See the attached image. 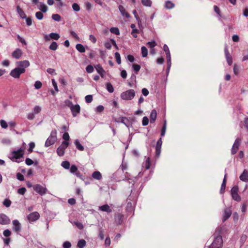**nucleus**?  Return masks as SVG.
Masks as SVG:
<instances>
[{
	"label": "nucleus",
	"instance_id": "obj_45",
	"mask_svg": "<svg viewBox=\"0 0 248 248\" xmlns=\"http://www.w3.org/2000/svg\"><path fill=\"white\" fill-rule=\"evenodd\" d=\"M115 59H116L117 62L118 64H120L121 62V56H120V54L118 52H116L115 53Z\"/></svg>",
	"mask_w": 248,
	"mask_h": 248
},
{
	"label": "nucleus",
	"instance_id": "obj_19",
	"mask_svg": "<svg viewBox=\"0 0 248 248\" xmlns=\"http://www.w3.org/2000/svg\"><path fill=\"white\" fill-rule=\"evenodd\" d=\"M95 69L97 72L99 74V75L103 78L104 76V74L105 73V71L103 69V68L100 65H97L95 66Z\"/></svg>",
	"mask_w": 248,
	"mask_h": 248
},
{
	"label": "nucleus",
	"instance_id": "obj_33",
	"mask_svg": "<svg viewBox=\"0 0 248 248\" xmlns=\"http://www.w3.org/2000/svg\"><path fill=\"white\" fill-rule=\"evenodd\" d=\"M141 3L144 6L150 7L152 2L151 0H141Z\"/></svg>",
	"mask_w": 248,
	"mask_h": 248
},
{
	"label": "nucleus",
	"instance_id": "obj_47",
	"mask_svg": "<svg viewBox=\"0 0 248 248\" xmlns=\"http://www.w3.org/2000/svg\"><path fill=\"white\" fill-rule=\"evenodd\" d=\"M167 59L168 67L169 68L170 66V53H168L166 54Z\"/></svg>",
	"mask_w": 248,
	"mask_h": 248
},
{
	"label": "nucleus",
	"instance_id": "obj_24",
	"mask_svg": "<svg viewBox=\"0 0 248 248\" xmlns=\"http://www.w3.org/2000/svg\"><path fill=\"white\" fill-rule=\"evenodd\" d=\"M92 177L93 178L96 180H100L102 179V175L101 173L98 171H95L92 174Z\"/></svg>",
	"mask_w": 248,
	"mask_h": 248
},
{
	"label": "nucleus",
	"instance_id": "obj_54",
	"mask_svg": "<svg viewBox=\"0 0 248 248\" xmlns=\"http://www.w3.org/2000/svg\"><path fill=\"white\" fill-rule=\"evenodd\" d=\"M233 72L235 75H237L239 72V68L238 66L236 64L233 66Z\"/></svg>",
	"mask_w": 248,
	"mask_h": 248
},
{
	"label": "nucleus",
	"instance_id": "obj_1",
	"mask_svg": "<svg viewBox=\"0 0 248 248\" xmlns=\"http://www.w3.org/2000/svg\"><path fill=\"white\" fill-rule=\"evenodd\" d=\"M135 95V91L133 90L130 89L123 92L121 94V97L123 100H130L134 97Z\"/></svg>",
	"mask_w": 248,
	"mask_h": 248
},
{
	"label": "nucleus",
	"instance_id": "obj_57",
	"mask_svg": "<svg viewBox=\"0 0 248 248\" xmlns=\"http://www.w3.org/2000/svg\"><path fill=\"white\" fill-rule=\"evenodd\" d=\"M3 204L4 206L8 207L10 206L11 202L8 199H5L3 202Z\"/></svg>",
	"mask_w": 248,
	"mask_h": 248
},
{
	"label": "nucleus",
	"instance_id": "obj_21",
	"mask_svg": "<svg viewBox=\"0 0 248 248\" xmlns=\"http://www.w3.org/2000/svg\"><path fill=\"white\" fill-rule=\"evenodd\" d=\"M151 166V160L149 157L146 158V160L142 163V167L146 170L149 169Z\"/></svg>",
	"mask_w": 248,
	"mask_h": 248
},
{
	"label": "nucleus",
	"instance_id": "obj_49",
	"mask_svg": "<svg viewBox=\"0 0 248 248\" xmlns=\"http://www.w3.org/2000/svg\"><path fill=\"white\" fill-rule=\"evenodd\" d=\"M86 71L89 73H91L93 71V67L91 65H89L86 67Z\"/></svg>",
	"mask_w": 248,
	"mask_h": 248
},
{
	"label": "nucleus",
	"instance_id": "obj_30",
	"mask_svg": "<svg viewBox=\"0 0 248 248\" xmlns=\"http://www.w3.org/2000/svg\"><path fill=\"white\" fill-rule=\"evenodd\" d=\"M226 174L225 175V177H224V178L223 179V182H222V185L221 186L220 192L221 193H223L225 191V187H226Z\"/></svg>",
	"mask_w": 248,
	"mask_h": 248
},
{
	"label": "nucleus",
	"instance_id": "obj_9",
	"mask_svg": "<svg viewBox=\"0 0 248 248\" xmlns=\"http://www.w3.org/2000/svg\"><path fill=\"white\" fill-rule=\"evenodd\" d=\"M69 107L70 108L74 117H76L80 112V108L78 105H74L71 103V105H69Z\"/></svg>",
	"mask_w": 248,
	"mask_h": 248
},
{
	"label": "nucleus",
	"instance_id": "obj_13",
	"mask_svg": "<svg viewBox=\"0 0 248 248\" xmlns=\"http://www.w3.org/2000/svg\"><path fill=\"white\" fill-rule=\"evenodd\" d=\"M23 54V52L20 48L16 49L12 53L13 58L16 59H19Z\"/></svg>",
	"mask_w": 248,
	"mask_h": 248
},
{
	"label": "nucleus",
	"instance_id": "obj_12",
	"mask_svg": "<svg viewBox=\"0 0 248 248\" xmlns=\"http://www.w3.org/2000/svg\"><path fill=\"white\" fill-rule=\"evenodd\" d=\"M10 222V219L9 217L3 214H0V224L7 225Z\"/></svg>",
	"mask_w": 248,
	"mask_h": 248
},
{
	"label": "nucleus",
	"instance_id": "obj_25",
	"mask_svg": "<svg viewBox=\"0 0 248 248\" xmlns=\"http://www.w3.org/2000/svg\"><path fill=\"white\" fill-rule=\"evenodd\" d=\"M99 208L100 210L107 212L108 213H110L111 212V210L110 207L108 204H105L103 206H99Z\"/></svg>",
	"mask_w": 248,
	"mask_h": 248
},
{
	"label": "nucleus",
	"instance_id": "obj_44",
	"mask_svg": "<svg viewBox=\"0 0 248 248\" xmlns=\"http://www.w3.org/2000/svg\"><path fill=\"white\" fill-rule=\"evenodd\" d=\"M0 124L1 127L3 128H5V129L7 128L8 126V124H7L6 122L3 120H0Z\"/></svg>",
	"mask_w": 248,
	"mask_h": 248
},
{
	"label": "nucleus",
	"instance_id": "obj_48",
	"mask_svg": "<svg viewBox=\"0 0 248 248\" xmlns=\"http://www.w3.org/2000/svg\"><path fill=\"white\" fill-rule=\"evenodd\" d=\"M41 110V108L38 106H36L33 109V114H37L39 113Z\"/></svg>",
	"mask_w": 248,
	"mask_h": 248
},
{
	"label": "nucleus",
	"instance_id": "obj_61",
	"mask_svg": "<svg viewBox=\"0 0 248 248\" xmlns=\"http://www.w3.org/2000/svg\"><path fill=\"white\" fill-rule=\"evenodd\" d=\"M72 8L75 11H79L80 10L79 6L77 3L73 4Z\"/></svg>",
	"mask_w": 248,
	"mask_h": 248
},
{
	"label": "nucleus",
	"instance_id": "obj_5",
	"mask_svg": "<svg viewBox=\"0 0 248 248\" xmlns=\"http://www.w3.org/2000/svg\"><path fill=\"white\" fill-rule=\"evenodd\" d=\"M23 155H24V152H23V149H19L17 151H13L12 153L11 157L13 160L19 162V161H18V159H19L21 158H22Z\"/></svg>",
	"mask_w": 248,
	"mask_h": 248
},
{
	"label": "nucleus",
	"instance_id": "obj_15",
	"mask_svg": "<svg viewBox=\"0 0 248 248\" xmlns=\"http://www.w3.org/2000/svg\"><path fill=\"white\" fill-rule=\"evenodd\" d=\"M13 229L16 232L18 233L21 230V225L20 223L17 220H14L13 221Z\"/></svg>",
	"mask_w": 248,
	"mask_h": 248
},
{
	"label": "nucleus",
	"instance_id": "obj_50",
	"mask_svg": "<svg viewBox=\"0 0 248 248\" xmlns=\"http://www.w3.org/2000/svg\"><path fill=\"white\" fill-rule=\"evenodd\" d=\"M42 86V83L39 81H36L34 84V87L36 89H39Z\"/></svg>",
	"mask_w": 248,
	"mask_h": 248
},
{
	"label": "nucleus",
	"instance_id": "obj_40",
	"mask_svg": "<svg viewBox=\"0 0 248 248\" xmlns=\"http://www.w3.org/2000/svg\"><path fill=\"white\" fill-rule=\"evenodd\" d=\"M52 18L53 20L57 21H59L61 19V16L57 14H53L52 15Z\"/></svg>",
	"mask_w": 248,
	"mask_h": 248
},
{
	"label": "nucleus",
	"instance_id": "obj_29",
	"mask_svg": "<svg viewBox=\"0 0 248 248\" xmlns=\"http://www.w3.org/2000/svg\"><path fill=\"white\" fill-rule=\"evenodd\" d=\"M76 47V49L80 52L83 53L85 51V48L84 46L81 44H77Z\"/></svg>",
	"mask_w": 248,
	"mask_h": 248
},
{
	"label": "nucleus",
	"instance_id": "obj_42",
	"mask_svg": "<svg viewBox=\"0 0 248 248\" xmlns=\"http://www.w3.org/2000/svg\"><path fill=\"white\" fill-rule=\"evenodd\" d=\"M162 140L161 138H160L159 140L157 141V144H156V152H158V151L160 150L161 145H162Z\"/></svg>",
	"mask_w": 248,
	"mask_h": 248
},
{
	"label": "nucleus",
	"instance_id": "obj_62",
	"mask_svg": "<svg viewBox=\"0 0 248 248\" xmlns=\"http://www.w3.org/2000/svg\"><path fill=\"white\" fill-rule=\"evenodd\" d=\"M47 72L51 75H56L57 74L55 70L52 68H48L47 69Z\"/></svg>",
	"mask_w": 248,
	"mask_h": 248
},
{
	"label": "nucleus",
	"instance_id": "obj_17",
	"mask_svg": "<svg viewBox=\"0 0 248 248\" xmlns=\"http://www.w3.org/2000/svg\"><path fill=\"white\" fill-rule=\"evenodd\" d=\"M225 54L227 62L229 65H231L232 63V57L230 54L227 47L225 48Z\"/></svg>",
	"mask_w": 248,
	"mask_h": 248
},
{
	"label": "nucleus",
	"instance_id": "obj_58",
	"mask_svg": "<svg viewBox=\"0 0 248 248\" xmlns=\"http://www.w3.org/2000/svg\"><path fill=\"white\" fill-rule=\"evenodd\" d=\"M70 172L72 173H76L78 171V168L75 165H72L70 168Z\"/></svg>",
	"mask_w": 248,
	"mask_h": 248
},
{
	"label": "nucleus",
	"instance_id": "obj_53",
	"mask_svg": "<svg viewBox=\"0 0 248 248\" xmlns=\"http://www.w3.org/2000/svg\"><path fill=\"white\" fill-rule=\"evenodd\" d=\"M62 138L64 141L68 142V140L70 139L69 134L67 132H65L62 136Z\"/></svg>",
	"mask_w": 248,
	"mask_h": 248
},
{
	"label": "nucleus",
	"instance_id": "obj_36",
	"mask_svg": "<svg viewBox=\"0 0 248 248\" xmlns=\"http://www.w3.org/2000/svg\"><path fill=\"white\" fill-rule=\"evenodd\" d=\"M62 166L65 169H69L70 168V163L67 161L62 162L61 164Z\"/></svg>",
	"mask_w": 248,
	"mask_h": 248
},
{
	"label": "nucleus",
	"instance_id": "obj_4",
	"mask_svg": "<svg viewBox=\"0 0 248 248\" xmlns=\"http://www.w3.org/2000/svg\"><path fill=\"white\" fill-rule=\"evenodd\" d=\"M223 240L222 237L218 235L216 237L211 245L208 247V248H221L222 247Z\"/></svg>",
	"mask_w": 248,
	"mask_h": 248
},
{
	"label": "nucleus",
	"instance_id": "obj_39",
	"mask_svg": "<svg viewBox=\"0 0 248 248\" xmlns=\"http://www.w3.org/2000/svg\"><path fill=\"white\" fill-rule=\"evenodd\" d=\"M58 45L55 42H53L49 46V48L52 50H56L57 49Z\"/></svg>",
	"mask_w": 248,
	"mask_h": 248
},
{
	"label": "nucleus",
	"instance_id": "obj_59",
	"mask_svg": "<svg viewBox=\"0 0 248 248\" xmlns=\"http://www.w3.org/2000/svg\"><path fill=\"white\" fill-rule=\"evenodd\" d=\"M34 147H35V144L34 142H31L29 144V148L28 149V151L29 152V153H31L32 152L33 149L34 148Z\"/></svg>",
	"mask_w": 248,
	"mask_h": 248
},
{
	"label": "nucleus",
	"instance_id": "obj_10",
	"mask_svg": "<svg viewBox=\"0 0 248 248\" xmlns=\"http://www.w3.org/2000/svg\"><path fill=\"white\" fill-rule=\"evenodd\" d=\"M39 217V214L37 212H34L30 214L28 216L27 218L30 222H32L38 220Z\"/></svg>",
	"mask_w": 248,
	"mask_h": 248
},
{
	"label": "nucleus",
	"instance_id": "obj_16",
	"mask_svg": "<svg viewBox=\"0 0 248 248\" xmlns=\"http://www.w3.org/2000/svg\"><path fill=\"white\" fill-rule=\"evenodd\" d=\"M231 214L232 211L230 208H226V209H225L222 217L223 221L224 222L228 218H229L231 216Z\"/></svg>",
	"mask_w": 248,
	"mask_h": 248
},
{
	"label": "nucleus",
	"instance_id": "obj_41",
	"mask_svg": "<svg viewBox=\"0 0 248 248\" xmlns=\"http://www.w3.org/2000/svg\"><path fill=\"white\" fill-rule=\"evenodd\" d=\"M134 71L137 73L140 69V66L137 64H133L132 65Z\"/></svg>",
	"mask_w": 248,
	"mask_h": 248
},
{
	"label": "nucleus",
	"instance_id": "obj_18",
	"mask_svg": "<svg viewBox=\"0 0 248 248\" xmlns=\"http://www.w3.org/2000/svg\"><path fill=\"white\" fill-rule=\"evenodd\" d=\"M157 116V112L155 109H153L152 110L150 116V120L151 123H154L156 118Z\"/></svg>",
	"mask_w": 248,
	"mask_h": 248
},
{
	"label": "nucleus",
	"instance_id": "obj_20",
	"mask_svg": "<svg viewBox=\"0 0 248 248\" xmlns=\"http://www.w3.org/2000/svg\"><path fill=\"white\" fill-rule=\"evenodd\" d=\"M16 10L17 12L18 13V15H19L20 17L22 18H26V15L25 14V12L23 11V10L19 6H17L16 7Z\"/></svg>",
	"mask_w": 248,
	"mask_h": 248
},
{
	"label": "nucleus",
	"instance_id": "obj_3",
	"mask_svg": "<svg viewBox=\"0 0 248 248\" xmlns=\"http://www.w3.org/2000/svg\"><path fill=\"white\" fill-rule=\"evenodd\" d=\"M57 140V132L56 130L52 131L49 137L46 140L45 142V146L49 147L53 145Z\"/></svg>",
	"mask_w": 248,
	"mask_h": 248
},
{
	"label": "nucleus",
	"instance_id": "obj_2",
	"mask_svg": "<svg viewBox=\"0 0 248 248\" xmlns=\"http://www.w3.org/2000/svg\"><path fill=\"white\" fill-rule=\"evenodd\" d=\"M16 67L20 70V71L24 73L26 71V69L30 65L29 61L27 60H24L22 61H18L16 63Z\"/></svg>",
	"mask_w": 248,
	"mask_h": 248
},
{
	"label": "nucleus",
	"instance_id": "obj_32",
	"mask_svg": "<svg viewBox=\"0 0 248 248\" xmlns=\"http://www.w3.org/2000/svg\"><path fill=\"white\" fill-rule=\"evenodd\" d=\"M86 245V241L83 239H81L78 241L77 246L79 248H83Z\"/></svg>",
	"mask_w": 248,
	"mask_h": 248
},
{
	"label": "nucleus",
	"instance_id": "obj_55",
	"mask_svg": "<svg viewBox=\"0 0 248 248\" xmlns=\"http://www.w3.org/2000/svg\"><path fill=\"white\" fill-rule=\"evenodd\" d=\"M86 102L88 103H91L93 100V96L92 95H88L85 97Z\"/></svg>",
	"mask_w": 248,
	"mask_h": 248
},
{
	"label": "nucleus",
	"instance_id": "obj_22",
	"mask_svg": "<svg viewBox=\"0 0 248 248\" xmlns=\"http://www.w3.org/2000/svg\"><path fill=\"white\" fill-rule=\"evenodd\" d=\"M240 179L245 182L248 181V172L246 170H244L243 173L240 176Z\"/></svg>",
	"mask_w": 248,
	"mask_h": 248
},
{
	"label": "nucleus",
	"instance_id": "obj_37",
	"mask_svg": "<svg viewBox=\"0 0 248 248\" xmlns=\"http://www.w3.org/2000/svg\"><path fill=\"white\" fill-rule=\"evenodd\" d=\"M110 31L112 33L116 35H119L120 34V31L118 28L112 27L110 28Z\"/></svg>",
	"mask_w": 248,
	"mask_h": 248
},
{
	"label": "nucleus",
	"instance_id": "obj_56",
	"mask_svg": "<svg viewBox=\"0 0 248 248\" xmlns=\"http://www.w3.org/2000/svg\"><path fill=\"white\" fill-rule=\"evenodd\" d=\"M149 123V119L147 117H144L142 119V125L144 126L147 125Z\"/></svg>",
	"mask_w": 248,
	"mask_h": 248
},
{
	"label": "nucleus",
	"instance_id": "obj_60",
	"mask_svg": "<svg viewBox=\"0 0 248 248\" xmlns=\"http://www.w3.org/2000/svg\"><path fill=\"white\" fill-rule=\"evenodd\" d=\"M71 35L77 40H79V38L77 34L74 31H70Z\"/></svg>",
	"mask_w": 248,
	"mask_h": 248
},
{
	"label": "nucleus",
	"instance_id": "obj_14",
	"mask_svg": "<svg viewBox=\"0 0 248 248\" xmlns=\"http://www.w3.org/2000/svg\"><path fill=\"white\" fill-rule=\"evenodd\" d=\"M241 143V139L237 138L236 139L232 149V154H235L238 149V147L239 145H240Z\"/></svg>",
	"mask_w": 248,
	"mask_h": 248
},
{
	"label": "nucleus",
	"instance_id": "obj_46",
	"mask_svg": "<svg viewBox=\"0 0 248 248\" xmlns=\"http://www.w3.org/2000/svg\"><path fill=\"white\" fill-rule=\"evenodd\" d=\"M1 142L5 145H9L11 141V140L8 138H4L1 140Z\"/></svg>",
	"mask_w": 248,
	"mask_h": 248
},
{
	"label": "nucleus",
	"instance_id": "obj_8",
	"mask_svg": "<svg viewBox=\"0 0 248 248\" xmlns=\"http://www.w3.org/2000/svg\"><path fill=\"white\" fill-rule=\"evenodd\" d=\"M238 187L237 186H234L231 189V194L233 200L239 202L241 200V198L238 194Z\"/></svg>",
	"mask_w": 248,
	"mask_h": 248
},
{
	"label": "nucleus",
	"instance_id": "obj_51",
	"mask_svg": "<svg viewBox=\"0 0 248 248\" xmlns=\"http://www.w3.org/2000/svg\"><path fill=\"white\" fill-rule=\"evenodd\" d=\"M147 45L151 48L154 47L156 46V44L155 41L149 42L147 43Z\"/></svg>",
	"mask_w": 248,
	"mask_h": 248
},
{
	"label": "nucleus",
	"instance_id": "obj_34",
	"mask_svg": "<svg viewBox=\"0 0 248 248\" xmlns=\"http://www.w3.org/2000/svg\"><path fill=\"white\" fill-rule=\"evenodd\" d=\"M49 37L52 39L58 40L60 38V35L59 34L56 33H51L49 34Z\"/></svg>",
	"mask_w": 248,
	"mask_h": 248
},
{
	"label": "nucleus",
	"instance_id": "obj_64",
	"mask_svg": "<svg viewBox=\"0 0 248 248\" xmlns=\"http://www.w3.org/2000/svg\"><path fill=\"white\" fill-rule=\"evenodd\" d=\"M139 32V31L137 29H135L132 30L131 34L134 38H136L137 37V34Z\"/></svg>",
	"mask_w": 248,
	"mask_h": 248
},
{
	"label": "nucleus",
	"instance_id": "obj_7",
	"mask_svg": "<svg viewBox=\"0 0 248 248\" xmlns=\"http://www.w3.org/2000/svg\"><path fill=\"white\" fill-rule=\"evenodd\" d=\"M33 189L40 195H43L46 193L47 189L45 187L39 184H36L33 186Z\"/></svg>",
	"mask_w": 248,
	"mask_h": 248
},
{
	"label": "nucleus",
	"instance_id": "obj_23",
	"mask_svg": "<svg viewBox=\"0 0 248 248\" xmlns=\"http://www.w3.org/2000/svg\"><path fill=\"white\" fill-rule=\"evenodd\" d=\"M119 9L121 13V14L123 16H125L127 18H129L130 16L128 13H127L124 8V6L122 5H119Z\"/></svg>",
	"mask_w": 248,
	"mask_h": 248
},
{
	"label": "nucleus",
	"instance_id": "obj_27",
	"mask_svg": "<svg viewBox=\"0 0 248 248\" xmlns=\"http://www.w3.org/2000/svg\"><path fill=\"white\" fill-rule=\"evenodd\" d=\"M38 6L39 9L44 13L46 12L47 10V6L43 3H39V4L38 5Z\"/></svg>",
	"mask_w": 248,
	"mask_h": 248
},
{
	"label": "nucleus",
	"instance_id": "obj_35",
	"mask_svg": "<svg viewBox=\"0 0 248 248\" xmlns=\"http://www.w3.org/2000/svg\"><path fill=\"white\" fill-rule=\"evenodd\" d=\"M141 50V54H142V57H146L148 55V50H147V48L145 46H142Z\"/></svg>",
	"mask_w": 248,
	"mask_h": 248
},
{
	"label": "nucleus",
	"instance_id": "obj_38",
	"mask_svg": "<svg viewBox=\"0 0 248 248\" xmlns=\"http://www.w3.org/2000/svg\"><path fill=\"white\" fill-rule=\"evenodd\" d=\"M106 88L108 91L110 93L113 92L114 89L112 85L110 83H107L106 84Z\"/></svg>",
	"mask_w": 248,
	"mask_h": 248
},
{
	"label": "nucleus",
	"instance_id": "obj_11",
	"mask_svg": "<svg viewBox=\"0 0 248 248\" xmlns=\"http://www.w3.org/2000/svg\"><path fill=\"white\" fill-rule=\"evenodd\" d=\"M23 74L21 72L18 68L16 67L14 69L11 71L10 75L12 77L15 78H20L21 74Z\"/></svg>",
	"mask_w": 248,
	"mask_h": 248
},
{
	"label": "nucleus",
	"instance_id": "obj_28",
	"mask_svg": "<svg viewBox=\"0 0 248 248\" xmlns=\"http://www.w3.org/2000/svg\"><path fill=\"white\" fill-rule=\"evenodd\" d=\"M165 7L167 9H172L174 7V4L171 1L167 0L165 2Z\"/></svg>",
	"mask_w": 248,
	"mask_h": 248
},
{
	"label": "nucleus",
	"instance_id": "obj_63",
	"mask_svg": "<svg viewBox=\"0 0 248 248\" xmlns=\"http://www.w3.org/2000/svg\"><path fill=\"white\" fill-rule=\"evenodd\" d=\"M62 246L63 248H70L71 247V244L69 242L66 241L63 243Z\"/></svg>",
	"mask_w": 248,
	"mask_h": 248
},
{
	"label": "nucleus",
	"instance_id": "obj_31",
	"mask_svg": "<svg viewBox=\"0 0 248 248\" xmlns=\"http://www.w3.org/2000/svg\"><path fill=\"white\" fill-rule=\"evenodd\" d=\"M75 144L77 148L80 151H83L84 147L83 146L79 143L78 140H76L75 141Z\"/></svg>",
	"mask_w": 248,
	"mask_h": 248
},
{
	"label": "nucleus",
	"instance_id": "obj_26",
	"mask_svg": "<svg viewBox=\"0 0 248 248\" xmlns=\"http://www.w3.org/2000/svg\"><path fill=\"white\" fill-rule=\"evenodd\" d=\"M133 14H134V15L135 16V17L136 18V20H137V21L138 22V25H139V27L140 28L141 27V20H140V18L139 16H138V15L137 14V12L136 10H134L133 11Z\"/></svg>",
	"mask_w": 248,
	"mask_h": 248
},
{
	"label": "nucleus",
	"instance_id": "obj_52",
	"mask_svg": "<svg viewBox=\"0 0 248 248\" xmlns=\"http://www.w3.org/2000/svg\"><path fill=\"white\" fill-rule=\"evenodd\" d=\"M35 16L36 18L39 20H41L43 18V14L41 12H36L35 14Z\"/></svg>",
	"mask_w": 248,
	"mask_h": 248
},
{
	"label": "nucleus",
	"instance_id": "obj_43",
	"mask_svg": "<svg viewBox=\"0 0 248 248\" xmlns=\"http://www.w3.org/2000/svg\"><path fill=\"white\" fill-rule=\"evenodd\" d=\"M166 129V121H164V123L163 126L162 128L161 132V136L162 137H163L165 135Z\"/></svg>",
	"mask_w": 248,
	"mask_h": 248
},
{
	"label": "nucleus",
	"instance_id": "obj_6",
	"mask_svg": "<svg viewBox=\"0 0 248 248\" xmlns=\"http://www.w3.org/2000/svg\"><path fill=\"white\" fill-rule=\"evenodd\" d=\"M69 144V143L68 141H63L62 142L61 146L57 149V153L59 156H62L64 155L65 150L68 146Z\"/></svg>",
	"mask_w": 248,
	"mask_h": 248
}]
</instances>
